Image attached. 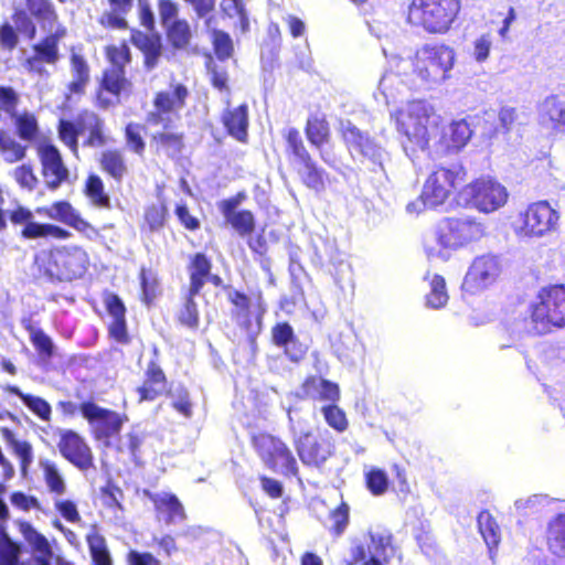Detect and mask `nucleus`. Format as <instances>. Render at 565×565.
Segmentation results:
<instances>
[{"label": "nucleus", "mask_w": 565, "mask_h": 565, "mask_svg": "<svg viewBox=\"0 0 565 565\" xmlns=\"http://www.w3.org/2000/svg\"><path fill=\"white\" fill-rule=\"evenodd\" d=\"M106 67L96 89V105L102 109L119 105L132 94V82L127 77L126 66L131 63V52L126 41L105 46Z\"/></svg>", "instance_id": "f257e3e1"}, {"label": "nucleus", "mask_w": 565, "mask_h": 565, "mask_svg": "<svg viewBox=\"0 0 565 565\" xmlns=\"http://www.w3.org/2000/svg\"><path fill=\"white\" fill-rule=\"evenodd\" d=\"M74 397L78 403L71 399L60 401L56 404L57 409L64 417L70 418L81 414L89 426L93 439L109 446L111 438L119 435L128 420L127 416L99 406L92 396L85 398L81 390H76Z\"/></svg>", "instance_id": "f03ea898"}, {"label": "nucleus", "mask_w": 565, "mask_h": 565, "mask_svg": "<svg viewBox=\"0 0 565 565\" xmlns=\"http://www.w3.org/2000/svg\"><path fill=\"white\" fill-rule=\"evenodd\" d=\"M89 256L79 245H51L36 253L33 266L51 281H73L81 278L88 266Z\"/></svg>", "instance_id": "7ed1b4c3"}, {"label": "nucleus", "mask_w": 565, "mask_h": 565, "mask_svg": "<svg viewBox=\"0 0 565 565\" xmlns=\"http://www.w3.org/2000/svg\"><path fill=\"white\" fill-rule=\"evenodd\" d=\"M433 117L434 107L425 99L408 100L391 114L396 131L404 138L405 149L424 151L429 148Z\"/></svg>", "instance_id": "20e7f679"}, {"label": "nucleus", "mask_w": 565, "mask_h": 565, "mask_svg": "<svg viewBox=\"0 0 565 565\" xmlns=\"http://www.w3.org/2000/svg\"><path fill=\"white\" fill-rule=\"evenodd\" d=\"M461 12L460 0H411L407 23L429 35L447 34Z\"/></svg>", "instance_id": "39448f33"}, {"label": "nucleus", "mask_w": 565, "mask_h": 565, "mask_svg": "<svg viewBox=\"0 0 565 565\" xmlns=\"http://www.w3.org/2000/svg\"><path fill=\"white\" fill-rule=\"evenodd\" d=\"M300 398L324 403L320 407V413L327 426L333 431L343 434L349 429L347 412L338 404L341 391L337 383L316 375L307 376L300 385Z\"/></svg>", "instance_id": "423d86ee"}, {"label": "nucleus", "mask_w": 565, "mask_h": 565, "mask_svg": "<svg viewBox=\"0 0 565 565\" xmlns=\"http://www.w3.org/2000/svg\"><path fill=\"white\" fill-rule=\"evenodd\" d=\"M456 61L455 50L441 42L425 43L411 57L412 73L427 85L440 84L450 77Z\"/></svg>", "instance_id": "0eeeda50"}, {"label": "nucleus", "mask_w": 565, "mask_h": 565, "mask_svg": "<svg viewBox=\"0 0 565 565\" xmlns=\"http://www.w3.org/2000/svg\"><path fill=\"white\" fill-rule=\"evenodd\" d=\"M282 138L287 159L296 168L301 183L318 193L322 192L326 189L328 174L313 159L299 129L296 127L285 129Z\"/></svg>", "instance_id": "6e6552de"}, {"label": "nucleus", "mask_w": 565, "mask_h": 565, "mask_svg": "<svg viewBox=\"0 0 565 565\" xmlns=\"http://www.w3.org/2000/svg\"><path fill=\"white\" fill-rule=\"evenodd\" d=\"M529 312L533 329L539 334L565 328V284L543 286Z\"/></svg>", "instance_id": "1a4fd4ad"}, {"label": "nucleus", "mask_w": 565, "mask_h": 565, "mask_svg": "<svg viewBox=\"0 0 565 565\" xmlns=\"http://www.w3.org/2000/svg\"><path fill=\"white\" fill-rule=\"evenodd\" d=\"M486 225L475 216L457 215L441 218L435 230L437 244L445 249H459L479 242Z\"/></svg>", "instance_id": "9d476101"}, {"label": "nucleus", "mask_w": 565, "mask_h": 565, "mask_svg": "<svg viewBox=\"0 0 565 565\" xmlns=\"http://www.w3.org/2000/svg\"><path fill=\"white\" fill-rule=\"evenodd\" d=\"M252 446L270 471L286 478L298 477L299 466L290 447L277 436L258 433L252 436Z\"/></svg>", "instance_id": "9b49d317"}, {"label": "nucleus", "mask_w": 565, "mask_h": 565, "mask_svg": "<svg viewBox=\"0 0 565 565\" xmlns=\"http://www.w3.org/2000/svg\"><path fill=\"white\" fill-rule=\"evenodd\" d=\"M466 170L461 166L437 167L426 178L419 200L427 207L443 205L466 180Z\"/></svg>", "instance_id": "f8f14e48"}, {"label": "nucleus", "mask_w": 565, "mask_h": 565, "mask_svg": "<svg viewBox=\"0 0 565 565\" xmlns=\"http://www.w3.org/2000/svg\"><path fill=\"white\" fill-rule=\"evenodd\" d=\"M366 537L367 544L351 546L347 565H387L396 551L392 531L385 527L370 529Z\"/></svg>", "instance_id": "ddd939ff"}, {"label": "nucleus", "mask_w": 565, "mask_h": 565, "mask_svg": "<svg viewBox=\"0 0 565 565\" xmlns=\"http://www.w3.org/2000/svg\"><path fill=\"white\" fill-rule=\"evenodd\" d=\"M561 213L547 200L530 203L518 215L515 233L521 237H543L558 227Z\"/></svg>", "instance_id": "4468645a"}, {"label": "nucleus", "mask_w": 565, "mask_h": 565, "mask_svg": "<svg viewBox=\"0 0 565 565\" xmlns=\"http://www.w3.org/2000/svg\"><path fill=\"white\" fill-rule=\"evenodd\" d=\"M7 215L9 222L13 226L22 225L20 237L25 241L47 238L66 241L73 236L70 230L61 225L34 221L33 212L29 207L21 204H18L13 209L9 210Z\"/></svg>", "instance_id": "2eb2a0df"}, {"label": "nucleus", "mask_w": 565, "mask_h": 565, "mask_svg": "<svg viewBox=\"0 0 565 565\" xmlns=\"http://www.w3.org/2000/svg\"><path fill=\"white\" fill-rule=\"evenodd\" d=\"M469 203L479 212L492 213L504 206L509 199L507 188L498 179L481 175L465 186Z\"/></svg>", "instance_id": "dca6fc26"}, {"label": "nucleus", "mask_w": 565, "mask_h": 565, "mask_svg": "<svg viewBox=\"0 0 565 565\" xmlns=\"http://www.w3.org/2000/svg\"><path fill=\"white\" fill-rule=\"evenodd\" d=\"M296 452L303 466L321 468L335 455L333 438L328 434L307 430L294 439Z\"/></svg>", "instance_id": "f3484780"}, {"label": "nucleus", "mask_w": 565, "mask_h": 565, "mask_svg": "<svg viewBox=\"0 0 565 565\" xmlns=\"http://www.w3.org/2000/svg\"><path fill=\"white\" fill-rule=\"evenodd\" d=\"M34 212L73 228L87 239L99 236V230L86 220L68 200H57L50 205L38 206Z\"/></svg>", "instance_id": "a211bd4d"}, {"label": "nucleus", "mask_w": 565, "mask_h": 565, "mask_svg": "<svg viewBox=\"0 0 565 565\" xmlns=\"http://www.w3.org/2000/svg\"><path fill=\"white\" fill-rule=\"evenodd\" d=\"M44 185L50 191L60 189L71 181V173L58 148L51 142L36 146Z\"/></svg>", "instance_id": "6ab92c4d"}, {"label": "nucleus", "mask_w": 565, "mask_h": 565, "mask_svg": "<svg viewBox=\"0 0 565 565\" xmlns=\"http://www.w3.org/2000/svg\"><path fill=\"white\" fill-rule=\"evenodd\" d=\"M501 267L499 260L492 255L477 257L469 267L462 284L463 295H476L493 284L500 276Z\"/></svg>", "instance_id": "aec40b11"}, {"label": "nucleus", "mask_w": 565, "mask_h": 565, "mask_svg": "<svg viewBox=\"0 0 565 565\" xmlns=\"http://www.w3.org/2000/svg\"><path fill=\"white\" fill-rule=\"evenodd\" d=\"M190 96L189 88L179 82H171L169 90H159L153 95V110L147 116L150 124H161L171 114L179 113L185 107Z\"/></svg>", "instance_id": "412c9836"}, {"label": "nucleus", "mask_w": 565, "mask_h": 565, "mask_svg": "<svg viewBox=\"0 0 565 565\" xmlns=\"http://www.w3.org/2000/svg\"><path fill=\"white\" fill-rule=\"evenodd\" d=\"M61 456L79 470L94 466L93 451L85 438L74 429H60L56 444Z\"/></svg>", "instance_id": "4be33fe9"}, {"label": "nucleus", "mask_w": 565, "mask_h": 565, "mask_svg": "<svg viewBox=\"0 0 565 565\" xmlns=\"http://www.w3.org/2000/svg\"><path fill=\"white\" fill-rule=\"evenodd\" d=\"M227 299L235 308L233 317L239 321L241 328L247 331L252 328L250 309L254 306L257 331L260 330L263 318L267 312V303L262 289L255 290L252 298L244 291L233 289L228 292Z\"/></svg>", "instance_id": "5701e85b"}, {"label": "nucleus", "mask_w": 565, "mask_h": 565, "mask_svg": "<svg viewBox=\"0 0 565 565\" xmlns=\"http://www.w3.org/2000/svg\"><path fill=\"white\" fill-rule=\"evenodd\" d=\"M67 34L64 25L58 24L55 30L32 45L33 55L25 58L23 65L29 72L41 73L42 64L54 65L60 60L58 43Z\"/></svg>", "instance_id": "b1692460"}, {"label": "nucleus", "mask_w": 565, "mask_h": 565, "mask_svg": "<svg viewBox=\"0 0 565 565\" xmlns=\"http://www.w3.org/2000/svg\"><path fill=\"white\" fill-rule=\"evenodd\" d=\"M11 18L15 26L9 21L0 23V49L7 52H12L18 47L20 34L28 40H33L38 32L34 21L25 10L15 9Z\"/></svg>", "instance_id": "393cba45"}, {"label": "nucleus", "mask_w": 565, "mask_h": 565, "mask_svg": "<svg viewBox=\"0 0 565 565\" xmlns=\"http://www.w3.org/2000/svg\"><path fill=\"white\" fill-rule=\"evenodd\" d=\"M138 402H153L171 395L169 379L158 361L150 360L143 371L141 383L136 387Z\"/></svg>", "instance_id": "a878e982"}, {"label": "nucleus", "mask_w": 565, "mask_h": 565, "mask_svg": "<svg viewBox=\"0 0 565 565\" xmlns=\"http://www.w3.org/2000/svg\"><path fill=\"white\" fill-rule=\"evenodd\" d=\"M103 300L107 312L113 318V321L107 328L108 335L117 343L128 344L130 342V337L127 330V309L125 303L118 295L113 292H106Z\"/></svg>", "instance_id": "bb28decb"}, {"label": "nucleus", "mask_w": 565, "mask_h": 565, "mask_svg": "<svg viewBox=\"0 0 565 565\" xmlns=\"http://www.w3.org/2000/svg\"><path fill=\"white\" fill-rule=\"evenodd\" d=\"M540 124L554 134L565 132V92L544 98L539 109Z\"/></svg>", "instance_id": "cd10ccee"}, {"label": "nucleus", "mask_w": 565, "mask_h": 565, "mask_svg": "<svg viewBox=\"0 0 565 565\" xmlns=\"http://www.w3.org/2000/svg\"><path fill=\"white\" fill-rule=\"evenodd\" d=\"M152 502L156 515L167 525L175 524L186 519V513L179 498L171 492H145Z\"/></svg>", "instance_id": "c85d7f7f"}, {"label": "nucleus", "mask_w": 565, "mask_h": 565, "mask_svg": "<svg viewBox=\"0 0 565 565\" xmlns=\"http://www.w3.org/2000/svg\"><path fill=\"white\" fill-rule=\"evenodd\" d=\"M271 341L276 347L281 348L292 362L302 360L307 353V347L299 341L294 328L287 321L273 326Z\"/></svg>", "instance_id": "c756f323"}, {"label": "nucleus", "mask_w": 565, "mask_h": 565, "mask_svg": "<svg viewBox=\"0 0 565 565\" xmlns=\"http://www.w3.org/2000/svg\"><path fill=\"white\" fill-rule=\"evenodd\" d=\"M130 43L143 55V66L146 70H153L162 55V41L158 33H146L132 29L130 32Z\"/></svg>", "instance_id": "7c9ffc66"}, {"label": "nucleus", "mask_w": 565, "mask_h": 565, "mask_svg": "<svg viewBox=\"0 0 565 565\" xmlns=\"http://www.w3.org/2000/svg\"><path fill=\"white\" fill-rule=\"evenodd\" d=\"M221 121L228 136L241 143L248 141L249 113L248 105L241 104L233 108L224 109Z\"/></svg>", "instance_id": "2f4dec72"}, {"label": "nucleus", "mask_w": 565, "mask_h": 565, "mask_svg": "<svg viewBox=\"0 0 565 565\" xmlns=\"http://www.w3.org/2000/svg\"><path fill=\"white\" fill-rule=\"evenodd\" d=\"M185 136L183 132L159 130L150 136V148L152 152L161 157L164 154L168 158L174 159L179 157L184 147Z\"/></svg>", "instance_id": "473e14b6"}, {"label": "nucleus", "mask_w": 565, "mask_h": 565, "mask_svg": "<svg viewBox=\"0 0 565 565\" xmlns=\"http://www.w3.org/2000/svg\"><path fill=\"white\" fill-rule=\"evenodd\" d=\"M97 162L100 171L116 183H121L129 173L125 153L119 148L103 150Z\"/></svg>", "instance_id": "72a5a7b5"}, {"label": "nucleus", "mask_w": 565, "mask_h": 565, "mask_svg": "<svg viewBox=\"0 0 565 565\" xmlns=\"http://www.w3.org/2000/svg\"><path fill=\"white\" fill-rule=\"evenodd\" d=\"M303 131L309 143L319 151L331 141V127L324 114L309 115ZM320 156L327 162L322 152H320Z\"/></svg>", "instance_id": "f704fd0d"}, {"label": "nucleus", "mask_w": 565, "mask_h": 565, "mask_svg": "<svg viewBox=\"0 0 565 565\" xmlns=\"http://www.w3.org/2000/svg\"><path fill=\"white\" fill-rule=\"evenodd\" d=\"M107 9L99 15L98 23L105 29H128L126 17L131 12L135 0H104Z\"/></svg>", "instance_id": "c9c22d12"}, {"label": "nucleus", "mask_w": 565, "mask_h": 565, "mask_svg": "<svg viewBox=\"0 0 565 565\" xmlns=\"http://www.w3.org/2000/svg\"><path fill=\"white\" fill-rule=\"evenodd\" d=\"M213 269V262L205 253L198 252L189 256L186 270L189 275L188 289L201 292L206 284V277Z\"/></svg>", "instance_id": "e433bc0d"}, {"label": "nucleus", "mask_w": 565, "mask_h": 565, "mask_svg": "<svg viewBox=\"0 0 565 565\" xmlns=\"http://www.w3.org/2000/svg\"><path fill=\"white\" fill-rule=\"evenodd\" d=\"M77 124L88 129V135L85 140V146L93 148H100L108 143L109 139L106 135L104 120L92 110H82L77 115Z\"/></svg>", "instance_id": "4c0bfd02"}, {"label": "nucleus", "mask_w": 565, "mask_h": 565, "mask_svg": "<svg viewBox=\"0 0 565 565\" xmlns=\"http://www.w3.org/2000/svg\"><path fill=\"white\" fill-rule=\"evenodd\" d=\"M70 62L73 78L66 86L67 99L73 96H83L90 79L89 66L82 55L75 53L72 54Z\"/></svg>", "instance_id": "58836bf2"}, {"label": "nucleus", "mask_w": 565, "mask_h": 565, "mask_svg": "<svg viewBox=\"0 0 565 565\" xmlns=\"http://www.w3.org/2000/svg\"><path fill=\"white\" fill-rule=\"evenodd\" d=\"M92 565H114L110 551L98 524H92L85 536Z\"/></svg>", "instance_id": "ea45409f"}, {"label": "nucleus", "mask_w": 565, "mask_h": 565, "mask_svg": "<svg viewBox=\"0 0 565 565\" xmlns=\"http://www.w3.org/2000/svg\"><path fill=\"white\" fill-rule=\"evenodd\" d=\"M478 530L487 544L491 559H494L501 542V527L489 510H482L477 516Z\"/></svg>", "instance_id": "a19ab883"}, {"label": "nucleus", "mask_w": 565, "mask_h": 565, "mask_svg": "<svg viewBox=\"0 0 565 565\" xmlns=\"http://www.w3.org/2000/svg\"><path fill=\"white\" fill-rule=\"evenodd\" d=\"M24 6L26 13L31 19L34 18L43 30L60 24L58 13L51 0H24Z\"/></svg>", "instance_id": "79ce46f5"}, {"label": "nucleus", "mask_w": 565, "mask_h": 565, "mask_svg": "<svg viewBox=\"0 0 565 565\" xmlns=\"http://www.w3.org/2000/svg\"><path fill=\"white\" fill-rule=\"evenodd\" d=\"M472 129L466 119L454 120L441 135V143L447 150H461L470 140Z\"/></svg>", "instance_id": "37998d69"}, {"label": "nucleus", "mask_w": 565, "mask_h": 565, "mask_svg": "<svg viewBox=\"0 0 565 565\" xmlns=\"http://www.w3.org/2000/svg\"><path fill=\"white\" fill-rule=\"evenodd\" d=\"M199 295V291L193 292L188 289L175 313L177 322L191 331H196L200 326V310L195 301V297Z\"/></svg>", "instance_id": "c03bdc74"}, {"label": "nucleus", "mask_w": 565, "mask_h": 565, "mask_svg": "<svg viewBox=\"0 0 565 565\" xmlns=\"http://www.w3.org/2000/svg\"><path fill=\"white\" fill-rule=\"evenodd\" d=\"M545 541L552 554L565 556V513L555 515L548 522Z\"/></svg>", "instance_id": "a18cd8bd"}, {"label": "nucleus", "mask_w": 565, "mask_h": 565, "mask_svg": "<svg viewBox=\"0 0 565 565\" xmlns=\"http://www.w3.org/2000/svg\"><path fill=\"white\" fill-rule=\"evenodd\" d=\"M83 193L93 206L105 210L111 207L110 196L106 192L104 181L98 174L90 173L87 175Z\"/></svg>", "instance_id": "49530a36"}, {"label": "nucleus", "mask_w": 565, "mask_h": 565, "mask_svg": "<svg viewBox=\"0 0 565 565\" xmlns=\"http://www.w3.org/2000/svg\"><path fill=\"white\" fill-rule=\"evenodd\" d=\"M22 327L29 333L30 342L39 356L51 359L54 354L52 339L41 328L36 327L31 318L23 319Z\"/></svg>", "instance_id": "de8ad7c7"}, {"label": "nucleus", "mask_w": 565, "mask_h": 565, "mask_svg": "<svg viewBox=\"0 0 565 565\" xmlns=\"http://www.w3.org/2000/svg\"><path fill=\"white\" fill-rule=\"evenodd\" d=\"M13 121L15 134L21 140L35 141L40 136V126L36 116L28 110L15 113L10 117Z\"/></svg>", "instance_id": "09e8293b"}, {"label": "nucleus", "mask_w": 565, "mask_h": 565, "mask_svg": "<svg viewBox=\"0 0 565 565\" xmlns=\"http://www.w3.org/2000/svg\"><path fill=\"white\" fill-rule=\"evenodd\" d=\"M1 431L2 436L6 438V440L12 448L14 455L19 458L21 472L25 475L33 461L32 445L26 440L15 439L13 433L7 427H3Z\"/></svg>", "instance_id": "8fccbe9b"}, {"label": "nucleus", "mask_w": 565, "mask_h": 565, "mask_svg": "<svg viewBox=\"0 0 565 565\" xmlns=\"http://www.w3.org/2000/svg\"><path fill=\"white\" fill-rule=\"evenodd\" d=\"M7 391L18 396L22 403L42 420H50L52 408L51 405L42 397L23 393L18 386H8Z\"/></svg>", "instance_id": "3c124183"}, {"label": "nucleus", "mask_w": 565, "mask_h": 565, "mask_svg": "<svg viewBox=\"0 0 565 565\" xmlns=\"http://www.w3.org/2000/svg\"><path fill=\"white\" fill-rule=\"evenodd\" d=\"M350 523V507L345 501H341L329 512V523H324L326 530L334 539L340 537Z\"/></svg>", "instance_id": "603ef678"}, {"label": "nucleus", "mask_w": 565, "mask_h": 565, "mask_svg": "<svg viewBox=\"0 0 565 565\" xmlns=\"http://www.w3.org/2000/svg\"><path fill=\"white\" fill-rule=\"evenodd\" d=\"M47 490L56 495L66 491V483L60 472L57 465L50 459H42L39 462Z\"/></svg>", "instance_id": "864d4df0"}, {"label": "nucleus", "mask_w": 565, "mask_h": 565, "mask_svg": "<svg viewBox=\"0 0 565 565\" xmlns=\"http://www.w3.org/2000/svg\"><path fill=\"white\" fill-rule=\"evenodd\" d=\"M166 36L170 45L175 50L185 49L191 41L192 33L186 20H174L166 26Z\"/></svg>", "instance_id": "5fc2aeb1"}, {"label": "nucleus", "mask_w": 565, "mask_h": 565, "mask_svg": "<svg viewBox=\"0 0 565 565\" xmlns=\"http://www.w3.org/2000/svg\"><path fill=\"white\" fill-rule=\"evenodd\" d=\"M26 146L21 145L6 130L0 129V154L6 162L14 163L23 160L26 156Z\"/></svg>", "instance_id": "6e6d98bb"}, {"label": "nucleus", "mask_w": 565, "mask_h": 565, "mask_svg": "<svg viewBox=\"0 0 565 565\" xmlns=\"http://www.w3.org/2000/svg\"><path fill=\"white\" fill-rule=\"evenodd\" d=\"M222 215L232 228L243 237L250 235L255 231V216L249 210H235L227 214L222 213Z\"/></svg>", "instance_id": "4d7b16f0"}, {"label": "nucleus", "mask_w": 565, "mask_h": 565, "mask_svg": "<svg viewBox=\"0 0 565 565\" xmlns=\"http://www.w3.org/2000/svg\"><path fill=\"white\" fill-rule=\"evenodd\" d=\"M145 127L138 122H128L124 128V138L129 151L138 157H143L146 151V141L142 136Z\"/></svg>", "instance_id": "13d9d810"}, {"label": "nucleus", "mask_w": 565, "mask_h": 565, "mask_svg": "<svg viewBox=\"0 0 565 565\" xmlns=\"http://www.w3.org/2000/svg\"><path fill=\"white\" fill-rule=\"evenodd\" d=\"M446 281L441 275L435 274L430 280V291L426 295V303L433 309H440L448 302Z\"/></svg>", "instance_id": "bf43d9fd"}, {"label": "nucleus", "mask_w": 565, "mask_h": 565, "mask_svg": "<svg viewBox=\"0 0 565 565\" xmlns=\"http://www.w3.org/2000/svg\"><path fill=\"white\" fill-rule=\"evenodd\" d=\"M83 132V126L67 120L60 119L57 124V134L60 140L68 147L73 152H77L78 150V136Z\"/></svg>", "instance_id": "052dcab7"}, {"label": "nucleus", "mask_w": 565, "mask_h": 565, "mask_svg": "<svg viewBox=\"0 0 565 565\" xmlns=\"http://www.w3.org/2000/svg\"><path fill=\"white\" fill-rule=\"evenodd\" d=\"M364 480L366 489L375 497L383 495L388 490V476L386 471L381 468H370L364 475Z\"/></svg>", "instance_id": "680f3d73"}, {"label": "nucleus", "mask_w": 565, "mask_h": 565, "mask_svg": "<svg viewBox=\"0 0 565 565\" xmlns=\"http://www.w3.org/2000/svg\"><path fill=\"white\" fill-rule=\"evenodd\" d=\"M20 531L25 541L40 554L44 556L52 555V548L47 539L39 533L29 522H21Z\"/></svg>", "instance_id": "e2e57ef3"}, {"label": "nucleus", "mask_w": 565, "mask_h": 565, "mask_svg": "<svg viewBox=\"0 0 565 565\" xmlns=\"http://www.w3.org/2000/svg\"><path fill=\"white\" fill-rule=\"evenodd\" d=\"M213 51L217 60L225 61L233 55L234 45L228 33L213 29L210 32Z\"/></svg>", "instance_id": "0e129e2a"}, {"label": "nucleus", "mask_w": 565, "mask_h": 565, "mask_svg": "<svg viewBox=\"0 0 565 565\" xmlns=\"http://www.w3.org/2000/svg\"><path fill=\"white\" fill-rule=\"evenodd\" d=\"M168 209L164 203L150 204L146 207L143 220L150 232L160 231L167 221Z\"/></svg>", "instance_id": "69168bd1"}, {"label": "nucleus", "mask_w": 565, "mask_h": 565, "mask_svg": "<svg viewBox=\"0 0 565 565\" xmlns=\"http://www.w3.org/2000/svg\"><path fill=\"white\" fill-rule=\"evenodd\" d=\"M12 175L19 186L28 190L29 192L34 191L39 184V179L30 163H22L18 166L13 170Z\"/></svg>", "instance_id": "338daca9"}, {"label": "nucleus", "mask_w": 565, "mask_h": 565, "mask_svg": "<svg viewBox=\"0 0 565 565\" xmlns=\"http://www.w3.org/2000/svg\"><path fill=\"white\" fill-rule=\"evenodd\" d=\"M352 152L358 153L363 159L370 160L374 163L380 162V148L370 136H366L361 141L352 147Z\"/></svg>", "instance_id": "774afa93"}]
</instances>
